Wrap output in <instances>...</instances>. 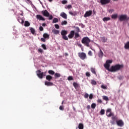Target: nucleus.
Instances as JSON below:
<instances>
[{"instance_id":"obj_1","label":"nucleus","mask_w":129,"mask_h":129,"mask_svg":"<svg viewBox=\"0 0 129 129\" xmlns=\"http://www.w3.org/2000/svg\"><path fill=\"white\" fill-rule=\"evenodd\" d=\"M111 63H112V60H107L104 64V67L106 69V70H108V71H109L110 72H113V66L111 67V69H109Z\"/></svg>"},{"instance_id":"obj_2","label":"nucleus","mask_w":129,"mask_h":129,"mask_svg":"<svg viewBox=\"0 0 129 129\" xmlns=\"http://www.w3.org/2000/svg\"><path fill=\"white\" fill-rule=\"evenodd\" d=\"M90 39L87 37H85L82 39V44H84V45L87 47H90L89 43H90Z\"/></svg>"},{"instance_id":"obj_3","label":"nucleus","mask_w":129,"mask_h":129,"mask_svg":"<svg viewBox=\"0 0 129 129\" xmlns=\"http://www.w3.org/2000/svg\"><path fill=\"white\" fill-rule=\"evenodd\" d=\"M123 64H117L113 66V72H116L123 69Z\"/></svg>"},{"instance_id":"obj_4","label":"nucleus","mask_w":129,"mask_h":129,"mask_svg":"<svg viewBox=\"0 0 129 129\" xmlns=\"http://www.w3.org/2000/svg\"><path fill=\"white\" fill-rule=\"evenodd\" d=\"M60 34L63 40H66V41H68V37H67V36H66V35L68 34V31H67V30H62L60 32Z\"/></svg>"},{"instance_id":"obj_5","label":"nucleus","mask_w":129,"mask_h":129,"mask_svg":"<svg viewBox=\"0 0 129 129\" xmlns=\"http://www.w3.org/2000/svg\"><path fill=\"white\" fill-rule=\"evenodd\" d=\"M37 75L39 78L42 79L43 78V76H46V72H41V70H39L36 72Z\"/></svg>"},{"instance_id":"obj_6","label":"nucleus","mask_w":129,"mask_h":129,"mask_svg":"<svg viewBox=\"0 0 129 129\" xmlns=\"http://www.w3.org/2000/svg\"><path fill=\"white\" fill-rule=\"evenodd\" d=\"M78 56L81 60H85L86 59V53L84 52H79L78 53Z\"/></svg>"},{"instance_id":"obj_7","label":"nucleus","mask_w":129,"mask_h":129,"mask_svg":"<svg viewBox=\"0 0 129 129\" xmlns=\"http://www.w3.org/2000/svg\"><path fill=\"white\" fill-rule=\"evenodd\" d=\"M106 115L108 116V117H110L111 116H112L113 115V113L111 112V109L108 108L106 111Z\"/></svg>"},{"instance_id":"obj_8","label":"nucleus","mask_w":129,"mask_h":129,"mask_svg":"<svg viewBox=\"0 0 129 129\" xmlns=\"http://www.w3.org/2000/svg\"><path fill=\"white\" fill-rule=\"evenodd\" d=\"M116 124L118 126L120 127H122L124 125L123 121H122L121 119L116 120Z\"/></svg>"},{"instance_id":"obj_9","label":"nucleus","mask_w":129,"mask_h":129,"mask_svg":"<svg viewBox=\"0 0 129 129\" xmlns=\"http://www.w3.org/2000/svg\"><path fill=\"white\" fill-rule=\"evenodd\" d=\"M92 15V11L89 10L87 11L84 15V18H87L90 17Z\"/></svg>"},{"instance_id":"obj_10","label":"nucleus","mask_w":129,"mask_h":129,"mask_svg":"<svg viewBox=\"0 0 129 129\" xmlns=\"http://www.w3.org/2000/svg\"><path fill=\"white\" fill-rule=\"evenodd\" d=\"M127 17L126 15H121L119 16V19L120 21H123L126 20Z\"/></svg>"},{"instance_id":"obj_11","label":"nucleus","mask_w":129,"mask_h":129,"mask_svg":"<svg viewBox=\"0 0 129 129\" xmlns=\"http://www.w3.org/2000/svg\"><path fill=\"white\" fill-rule=\"evenodd\" d=\"M42 14L44 17H50V14L47 10L42 11Z\"/></svg>"},{"instance_id":"obj_12","label":"nucleus","mask_w":129,"mask_h":129,"mask_svg":"<svg viewBox=\"0 0 129 129\" xmlns=\"http://www.w3.org/2000/svg\"><path fill=\"white\" fill-rule=\"evenodd\" d=\"M100 3L102 5H107L110 3V0H100Z\"/></svg>"},{"instance_id":"obj_13","label":"nucleus","mask_w":129,"mask_h":129,"mask_svg":"<svg viewBox=\"0 0 129 129\" xmlns=\"http://www.w3.org/2000/svg\"><path fill=\"white\" fill-rule=\"evenodd\" d=\"M74 34H75L74 30L71 31L68 35V38H69V39H72V38L74 37Z\"/></svg>"},{"instance_id":"obj_14","label":"nucleus","mask_w":129,"mask_h":129,"mask_svg":"<svg viewBox=\"0 0 129 129\" xmlns=\"http://www.w3.org/2000/svg\"><path fill=\"white\" fill-rule=\"evenodd\" d=\"M36 18L37 20H39V21H45V18H44L42 16H41L40 15H37L36 16Z\"/></svg>"},{"instance_id":"obj_15","label":"nucleus","mask_w":129,"mask_h":129,"mask_svg":"<svg viewBox=\"0 0 129 129\" xmlns=\"http://www.w3.org/2000/svg\"><path fill=\"white\" fill-rule=\"evenodd\" d=\"M60 16L65 20H67V14H66V13L62 12L60 13Z\"/></svg>"},{"instance_id":"obj_16","label":"nucleus","mask_w":129,"mask_h":129,"mask_svg":"<svg viewBox=\"0 0 129 129\" xmlns=\"http://www.w3.org/2000/svg\"><path fill=\"white\" fill-rule=\"evenodd\" d=\"M99 58H102L103 57V52H102V50H101V49H100V51L98 54Z\"/></svg>"},{"instance_id":"obj_17","label":"nucleus","mask_w":129,"mask_h":129,"mask_svg":"<svg viewBox=\"0 0 129 129\" xmlns=\"http://www.w3.org/2000/svg\"><path fill=\"white\" fill-rule=\"evenodd\" d=\"M45 85H46V86H53V83H51L48 81H45Z\"/></svg>"},{"instance_id":"obj_18","label":"nucleus","mask_w":129,"mask_h":129,"mask_svg":"<svg viewBox=\"0 0 129 129\" xmlns=\"http://www.w3.org/2000/svg\"><path fill=\"white\" fill-rule=\"evenodd\" d=\"M52 32L53 33V34H54V35H58V34H59V33H60V31H59V30H57L56 29H53L52 30Z\"/></svg>"},{"instance_id":"obj_19","label":"nucleus","mask_w":129,"mask_h":129,"mask_svg":"<svg viewBox=\"0 0 129 129\" xmlns=\"http://www.w3.org/2000/svg\"><path fill=\"white\" fill-rule=\"evenodd\" d=\"M43 37L44 39H49V38H50V35L48 34V33H44Z\"/></svg>"},{"instance_id":"obj_20","label":"nucleus","mask_w":129,"mask_h":129,"mask_svg":"<svg viewBox=\"0 0 129 129\" xmlns=\"http://www.w3.org/2000/svg\"><path fill=\"white\" fill-rule=\"evenodd\" d=\"M52 78H53L50 75H47L46 76V80H48V81H51V80H52Z\"/></svg>"},{"instance_id":"obj_21","label":"nucleus","mask_w":129,"mask_h":129,"mask_svg":"<svg viewBox=\"0 0 129 129\" xmlns=\"http://www.w3.org/2000/svg\"><path fill=\"white\" fill-rule=\"evenodd\" d=\"M78 128L79 129H84V125H83V123H79Z\"/></svg>"},{"instance_id":"obj_22","label":"nucleus","mask_w":129,"mask_h":129,"mask_svg":"<svg viewBox=\"0 0 129 129\" xmlns=\"http://www.w3.org/2000/svg\"><path fill=\"white\" fill-rule=\"evenodd\" d=\"M124 47L125 49H129V41L125 43Z\"/></svg>"},{"instance_id":"obj_23","label":"nucleus","mask_w":129,"mask_h":129,"mask_svg":"<svg viewBox=\"0 0 129 129\" xmlns=\"http://www.w3.org/2000/svg\"><path fill=\"white\" fill-rule=\"evenodd\" d=\"M18 21L19 22L20 24H24V20L23 19L21 18V17H19L18 18Z\"/></svg>"},{"instance_id":"obj_24","label":"nucleus","mask_w":129,"mask_h":129,"mask_svg":"<svg viewBox=\"0 0 129 129\" xmlns=\"http://www.w3.org/2000/svg\"><path fill=\"white\" fill-rule=\"evenodd\" d=\"M73 85V86L75 87V89H77L78 87H79V85H78L77 83L74 82Z\"/></svg>"},{"instance_id":"obj_25","label":"nucleus","mask_w":129,"mask_h":129,"mask_svg":"<svg viewBox=\"0 0 129 129\" xmlns=\"http://www.w3.org/2000/svg\"><path fill=\"white\" fill-rule=\"evenodd\" d=\"M70 15H71V16H76L77 15V13H76V12H73L72 11H70L69 12Z\"/></svg>"},{"instance_id":"obj_26","label":"nucleus","mask_w":129,"mask_h":129,"mask_svg":"<svg viewBox=\"0 0 129 129\" xmlns=\"http://www.w3.org/2000/svg\"><path fill=\"white\" fill-rule=\"evenodd\" d=\"M58 22H59V19H58V18H54L53 19L52 24H55L56 23H58Z\"/></svg>"},{"instance_id":"obj_27","label":"nucleus","mask_w":129,"mask_h":129,"mask_svg":"<svg viewBox=\"0 0 129 129\" xmlns=\"http://www.w3.org/2000/svg\"><path fill=\"white\" fill-rule=\"evenodd\" d=\"M54 77L55 78H59V77H61V75L58 73H56L54 74Z\"/></svg>"},{"instance_id":"obj_28","label":"nucleus","mask_w":129,"mask_h":129,"mask_svg":"<svg viewBox=\"0 0 129 129\" xmlns=\"http://www.w3.org/2000/svg\"><path fill=\"white\" fill-rule=\"evenodd\" d=\"M30 32L32 34H33V35H34V34H35V33H36V30H35V29L32 27L30 28Z\"/></svg>"},{"instance_id":"obj_29","label":"nucleus","mask_w":129,"mask_h":129,"mask_svg":"<svg viewBox=\"0 0 129 129\" xmlns=\"http://www.w3.org/2000/svg\"><path fill=\"white\" fill-rule=\"evenodd\" d=\"M103 22H107V21H110V17H104L103 18Z\"/></svg>"},{"instance_id":"obj_30","label":"nucleus","mask_w":129,"mask_h":129,"mask_svg":"<svg viewBox=\"0 0 129 129\" xmlns=\"http://www.w3.org/2000/svg\"><path fill=\"white\" fill-rule=\"evenodd\" d=\"M30 24L29 23L28 21H26L24 23L25 27H29L30 26Z\"/></svg>"},{"instance_id":"obj_31","label":"nucleus","mask_w":129,"mask_h":129,"mask_svg":"<svg viewBox=\"0 0 129 129\" xmlns=\"http://www.w3.org/2000/svg\"><path fill=\"white\" fill-rule=\"evenodd\" d=\"M80 37V35H79V33L76 32L75 33V39H77V38H79Z\"/></svg>"},{"instance_id":"obj_32","label":"nucleus","mask_w":129,"mask_h":129,"mask_svg":"<svg viewBox=\"0 0 129 129\" xmlns=\"http://www.w3.org/2000/svg\"><path fill=\"white\" fill-rule=\"evenodd\" d=\"M48 73L50 75H54V74H55V72H54V71L49 70L48 71Z\"/></svg>"},{"instance_id":"obj_33","label":"nucleus","mask_w":129,"mask_h":129,"mask_svg":"<svg viewBox=\"0 0 129 129\" xmlns=\"http://www.w3.org/2000/svg\"><path fill=\"white\" fill-rule=\"evenodd\" d=\"M91 71L93 74H95V75H96V72H95V69L93 68H91Z\"/></svg>"},{"instance_id":"obj_34","label":"nucleus","mask_w":129,"mask_h":129,"mask_svg":"<svg viewBox=\"0 0 129 129\" xmlns=\"http://www.w3.org/2000/svg\"><path fill=\"white\" fill-rule=\"evenodd\" d=\"M102 42H103V43H105V42H106V41H107V39L104 37H102Z\"/></svg>"},{"instance_id":"obj_35","label":"nucleus","mask_w":129,"mask_h":129,"mask_svg":"<svg viewBox=\"0 0 129 129\" xmlns=\"http://www.w3.org/2000/svg\"><path fill=\"white\" fill-rule=\"evenodd\" d=\"M103 99L104 100H106V101H108V97L107 96H103Z\"/></svg>"},{"instance_id":"obj_36","label":"nucleus","mask_w":129,"mask_h":129,"mask_svg":"<svg viewBox=\"0 0 129 129\" xmlns=\"http://www.w3.org/2000/svg\"><path fill=\"white\" fill-rule=\"evenodd\" d=\"M91 84H92L93 85H96L97 83H96V81H94V80H92L91 82Z\"/></svg>"},{"instance_id":"obj_37","label":"nucleus","mask_w":129,"mask_h":129,"mask_svg":"<svg viewBox=\"0 0 129 129\" xmlns=\"http://www.w3.org/2000/svg\"><path fill=\"white\" fill-rule=\"evenodd\" d=\"M104 113H105V111L104 110V109H101L100 111V114H101V115H103Z\"/></svg>"},{"instance_id":"obj_38","label":"nucleus","mask_w":129,"mask_h":129,"mask_svg":"<svg viewBox=\"0 0 129 129\" xmlns=\"http://www.w3.org/2000/svg\"><path fill=\"white\" fill-rule=\"evenodd\" d=\"M41 47L42 48H43V49H44V50H47V47H46V45L43 44L41 45Z\"/></svg>"},{"instance_id":"obj_39","label":"nucleus","mask_w":129,"mask_h":129,"mask_svg":"<svg viewBox=\"0 0 129 129\" xmlns=\"http://www.w3.org/2000/svg\"><path fill=\"white\" fill-rule=\"evenodd\" d=\"M96 107V104L95 103L92 104V105H91L92 108L94 109V108H95Z\"/></svg>"},{"instance_id":"obj_40","label":"nucleus","mask_w":129,"mask_h":129,"mask_svg":"<svg viewBox=\"0 0 129 129\" xmlns=\"http://www.w3.org/2000/svg\"><path fill=\"white\" fill-rule=\"evenodd\" d=\"M68 80H69V81H70L71 80H73V77L69 76L68 78Z\"/></svg>"},{"instance_id":"obj_41","label":"nucleus","mask_w":129,"mask_h":129,"mask_svg":"<svg viewBox=\"0 0 129 129\" xmlns=\"http://www.w3.org/2000/svg\"><path fill=\"white\" fill-rule=\"evenodd\" d=\"M101 88H102L103 89H107V86H104L103 85H102L101 86Z\"/></svg>"},{"instance_id":"obj_42","label":"nucleus","mask_w":129,"mask_h":129,"mask_svg":"<svg viewBox=\"0 0 129 129\" xmlns=\"http://www.w3.org/2000/svg\"><path fill=\"white\" fill-rule=\"evenodd\" d=\"M67 22L66 21H63L61 22V25L62 26H63V25H67Z\"/></svg>"},{"instance_id":"obj_43","label":"nucleus","mask_w":129,"mask_h":129,"mask_svg":"<svg viewBox=\"0 0 129 129\" xmlns=\"http://www.w3.org/2000/svg\"><path fill=\"white\" fill-rule=\"evenodd\" d=\"M66 9H68L69 10L70 9H72V6H71V5H68V6H67V7H66Z\"/></svg>"},{"instance_id":"obj_44","label":"nucleus","mask_w":129,"mask_h":129,"mask_svg":"<svg viewBox=\"0 0 129 129\" xmlns=\"http://www.w3.org/2000/svg\"><path fill=\"white\" fill-rule=\"evenodd\" d=\"M89 95L88 93H86L84 95L85 98H88Z\"/></svg>"},{"instance_id":"obj_45","label":"nucleus","mask_w":129,"mask_h":129,"mask_svg":"<svg viewBox=\"0 0 129 129\" xmlns=\"http://www.w3.org/2000/svg\"><path fill=\"white\" fill-rule=\"evenodd\" d=\"M54 27H55V29H59L60 28V27L59 26V25H58V24L54 25Z\"/></svg>"},{"instance_id":"obj_46","label":"nucleus","mask_w":129,"mask_h":129,"mask_svg":"<svg viewBox=\"0 0 129 129\" xmlns=\"http://www.w3.org/2000/svg\"><path fill=\"white\" fill-rule=\"evenodd\" d=\"M88 54L89 56H92V51H91V50L89 51Z\"/></svg>"},{"instance_id":"obj_47","label":"nucleus","mask_w":129,"mask_h":129,"mask_svg":"<svg viewBox=\"0 0 129 129\" xmlns=\"http://www.w3.org/2000/svg\"><path fill=\"white\" fill-rule=\"evenodd\" d=\"M61 3H62V5H65V4H67V1L63 0Z\"/></svg>"},{"instance_id":"obj_48","label":"nucleus","mask_w":129,"mask_h":129,"mask_svg":"<svg viewBox=\"0 0 129 129\" xmlns=\"http://www.w3.org/2000/svg\"><path fill=\"white\" fill-rule=\"evenodd\" d=\"M39 31H40L41 32L44 31V28H43V27L42 26L39 27Z\"/></svg>"},{"instance_id":"obj_49","label":"nucleus","mask_w":129,"mask_h":129,"mask_svg":"<svg viewBox=\"0 0 129 129\" xmlns=\"http://www.w3.org/2000/svg\"><path fill=\"white\" fill-rule=\"evenodd\" d=\"M38 52L39 53H43V49H41V48H39L38 50Z\"/></svg>"},{"instance_id":"obj_50","label":"nucleus","mask_w":129,"mask_h":129,"mask_svg":"<svg viewBox=\"0 0 129 129\" xmlns=\"http://www.w3.org/2000/svg\"><path fill=\"white\" fill-rule=\"evenodd\" d=\"M92 98H93V95H92V94H90L89 95V99H92Z\"/></svg>"},{"instance_id":"obj_51","label":"nucleus","mask_w":129,"mask_h":129,"mask_svg":"<svg viewBox=\"0 0 129 129\" xmlns=\"http://www.w3.org/2000/svg\"><path fill=\"white\" fill-rule=\"evenodd\" d=\"M59 109L60 110H64V107H63V106H60Z\"/></svg>"},{"instance_id":"obj_52","label":"nucleus","mask_w":129,"mask_h":129,"mask_svg":"<svg viewBox=\"0 0 129 129\" xmlns=\"http://www.w3.org/2000/svg\"><path fill=\"white\" fill-rule=\"evenodd\" d=\"M45 38H41V41H42V42H46V39H45Z\"/></svg>"},{"instance_id":"obj_53","label":"nucleus","mask_w":129,"mask_h":129,"mask_svg":"<svg viewBox=\"0 0 129 129\" xmlns=\"http://www.w3.org/2000/svg\"><path fill=\"white\" fill-rule=\"evenodd\" d=\"M49 17V18H48V19L49 20H52V19H53V16L52 15H49V16H48Z\"/></svg>"},{"instance_id":"obj_54","label":"nucleus","mask_w":129,"mask_h":129,"mask_svg":"<svg viewBox=\"0 0 129 129\" xmlns=\"http://www.w3.org/2000/svg\"><path fill=\"white\" fill-rule=\"evenodd\" d=\"M97 102H98V103H102V101L101 100V99H98V100H97Z\"/></svg>"},{"instance_id":"obj_55","label":"nucleus","mask_w":129,"mask_h":129,"mask_svg":"<svg viewBox=\"0 0 129 129\" xmlns=\"http://www.w3.org/2000/svg\"><path fill=\"white\" fill-rule=\"evenodd\" d=\"M86 76H87L88 77H89L90 76V74L89 73H88V72H87V73H86Z\"/></svg>"},{"instance_id":"obj_56","label":"nucleus","mask_w":129,"mask_h":129,"mask_svg":"<svg viewBox=\"0 0 129 129\" xmlns=\"http://www.w3.org/2000/svg\"><path fill=\"white\" fill-rule=\"evenodd\" d=\"M117 18V15L116 14H114L113 15V19H116Z\"/></svg>"},{"instance_id":"obj_57","label":"nucleus","mask_w":129,"mask_h":129,"mask_svg":"<svg viewBox=\"0 0 129 129\" xmlns=\"http://www.w3.org/2000/svg\"><path fill=\"white\" fill-rule=\"evenodd\" d=\"M77 31L78 33V32H80V29L78 27H77Z\"/></svg>"},{"instance_id":"obj_58","label":"nucleus","mask_w":129,"mask_h":129,"mask_svg":"<svg viewBox=\"0 0 129 129\" xmlns=\"http://www.w3.org/2000/svg\"><path fill=\"white\" fill-rule=\"evenodd\" d=\"M46 26V24L45 23H43L42 24V27H45Z\"/></svg>"},{"instance_id":"obj_59","label":"nucleus","mask_w":129,"mask_h":129,"mask_svg":"<svg viewBox=\"0 0 129 129\" xmlns=\"http://www.w3.org/2000/svg\"><path fill=\"white\" fill-rule=\"evenodd\" d=\"M87 108H88V109H89V108H90V105H88L87 106Z\"/></svg>"},{"instance_id":"obj_60","label":"nucleus","mask_w":129,"mask_h":129,"mask_svg":"<svg viewBox=\"0 0 129 129\" xmlns=\"http://www.w3.org/2000/svg\"><path fill=\"white\" fill-rule=\"evenodd\" d=\"M78 46H79V47H82V44H79V45H78Z\"/></svg>"},{"instance_id":"obj_61","label":"nucleus","mask_w":129,"mask_h":129,"mask_svg":"<svg viewBox=\"0 0 129 129\" xmlns=\"http://www.w3.org/2000/svg\"><path fill=\"white\" fill-rule=\"evenodd\" d=\"M61 104L63 105L64 104V101H62V103H61Z\"/></svg>"},{"instance_id":"obj_62","label":"nucleus","mask_w":129,"mask_h":129,"mask_svg":"<svg viewBox=\"0 0 129 129\" xmlns=\"http://www.w3.org/2000/svg\"><path fill=\"white\" fill-rule=\"evenodd\" d=\"M111 18H112V19H113V15H111Z\"/></svg>"},{"instance_id":"obj_63","label":"nucleus","mask_w":129,"mask_h":129,"mask_svg":"<svg viewBox=\"0 0 129 129\" xmlns=\"http://www.w3.org/2000/svg\"><path fill=\"white\" fill-rule=\"evenodd\" d=\"M49 2H50V3H51V2H52L53 0H48Z\"/></svg>"},{"instance_id":"obj_64","label":"nucleus","mask_w":129,"mask_h":129,"mask_svg":"<svg viewBox=\"0 0 129 129\" xmlns=\"http://www.w3.org/2000/svg\"><path fill=\"white\" fill-rule=\"evenodd\" d=\"M93 13L94 15H95V13H96L95 11H93Z\"/></svg>"}]
</instances>
